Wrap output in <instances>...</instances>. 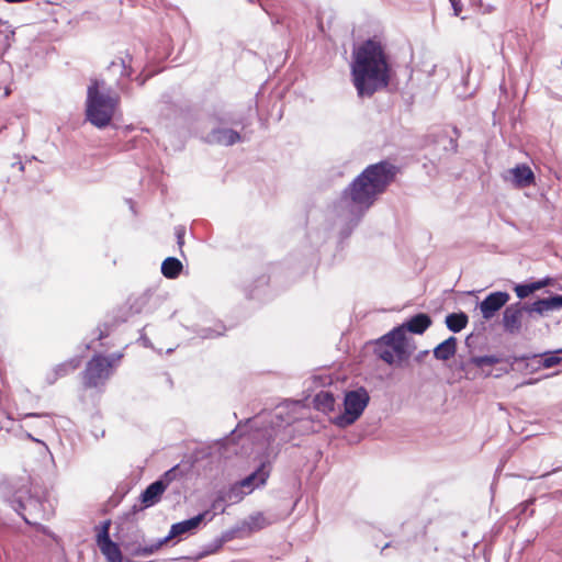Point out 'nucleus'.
I'll list each match as a JSON object with an SVG mask.
<instances>
[{
    "mask_svg": "<svg viewBox=\"0 0 562 562\" xmlns=\"http://www.w3.org/2000/svg\"><path fill=\"white\" fill-rule=\"evenodd\" d=\"M352 82L359 97H371L387 87L391 66L385 45L378 38H370L352 53Z\"/></svg>",
    "mask_w": 562,
    "mask_h": 562,
    "instance_id": "obj_1",
    "label": "nucleus"
},
{
    "mask_svg": "<svg viewBox=\"0 0 562 562\" xmlns=\"http://www.w3.org/2000/svg\"><path fill=\"white\" fill-rule=\"evenodd\" d=\"M395 173V167L389 162L369 166L345 191V200L350 201V211L357 215L363 214L384 192Z\"/></svg>",
    "mask_w": 562,
    "mask_h": 562,
    "instance_id": "obj_2",
    "label": "nucleus"
},
{
    "mask_svg": "<svg viewBox=\"0 0 562 562\" xmlns=\"http://www.w3.org/2000/svg\"><path fill=\"white\" fill-rule=\"evenodd\" d=\"M120 103V97L104 90L103 80H91L87 95V119L94 126L102 128L110 124Z\"/></svg>",
    "mask_w": 562,
    "mask_h": 562,
    "instance_id": "obj_3",
    "label": "nucleus"
},
{
    "mask_svg": "<svg viewBox=\"0 0 562 562\" xmlns=\"http://www.w3.org/2000/svg\"><path fill=\"white\" fill-rule=\"evenodd\" d=\"M416 346L404 335L403 327H395L375 341V355L390 366L401 367L406 362Z\"/></svg>",
    "mask_w": 562,
    "mask_h": 562,
    "instance_id": "obj_4",
    "label": "nucleus"
},
{
    "mask_svg": "<svg viewBox=\"0 0 562 562\" xmlns=\"http://www.w3.org/2000/svg\"><path fill=\"white\" fill-rule=\"evenodd\" d=\"M212 519L213 515L209 510H205L196 515L195 517L173 524L169 530L168 536L156 542H153L147 546L125 544V549L128 550L135 557L154 554L157 551H159L160 548L164 544H166L169 540L186 533H193L195 532V530L200 528V526L204 521H211Z\"/></svg>",
    "mask_w": 562,
    "mask_h": 562,
    "instance_id": "obj_5",
    "label": "nucleus"
},
{
    "mask_svg": "<svg viewBox=\"0 0 562 562\" xmlns=\"http://www.w3.org/2000/svg\"><path fill=\"white\" fill-rule=\"evenodd\" d=\"M369 400V394L364 389L347 392L344 398V412L337 415L333 423L340 428L352 425L362 415Z\"/></svg>",
    "mask_w": 562,
    "mask_h": 562,
    "instance_id": "obj_6",
    "label": "nucleus"
},
{
    "mask_svg": "<svg viewBox=\"0 0 562 562\" xmlns=\"http://www.w3.org/2000/svg\"><path fill=\"white\" fill-rule=\"evenodd\" d=\"M122 355L111 357L97 356L92 358L85 371V383L88 386H98L102 384L112 373V368L120 361Z\"/></svg>",
    "mask_w": 562,
    "mask_h": 562,
    "instance_id": "obj_7",
    "label": "nucleus"
},
{
    "mask_svg": "<svg viewBox=\"0 0 562 562\" xmlns=\"http://www.w3.org/2000/svg\"><path fill=\"white\" fill-rule=\"evenodd\" d=\"M109 526L110 521H105L103 524L102 529L97 537L98 546L109 562H122L120 548L109 537Z\"/></svg>",
    "mask_w": 562,
    "mask_h": 562,
    "instance_id": "obj_8",
    "label": "nucleus"
},
{
    "mask_svg": "<svg viewBox=\"0 0 562 562\" xmlns=\"http://www.w3.org/2000/svg\"><path fill=\"white\" fill-rule=\"evenodd\" d=\"M509 301L507 292H493L480 304V311L484 319H491Z\"/></svg>",
    "mask_w": 562,
    "mask_h": 562,
    "instance_id": "obj_9",
    "label": "nucleus"
},
{
    "mask_svg": "<svg viewBox=\"0 0 562 562\" xmlns=\"http://www.w3.org/2000/svg\"><path fill=\"white\" fill-rule=\"evenodd\" d=\"M526 312L525 305L520 303L507 306L503 313V326L509 334H517L521 329L522 314Z\"/></svg>",
    "mask_w": 562,
    "mask_h": 562,
    "instance_id": "obj_10",
    "label": "nucleus"
},
{
    "mask_svg": "<svg viewBox=\"0 0 562 562\" xmlns=\"http://www.w3.org/2000/svg\"><path fill=\"white\" fill-rule=\"evenodd\" d=\"M526 312L544 316L548 313L562 308V295H554L538 300L531 304H525Z\"/></svg>",
    "mask_w": 562,
    "mask_h": 562,
    "instance_id": "obj_11",
    "label": "nucleus"
},
{
    "mask_svg": "<svg viewBox=\"0 0 562 562\" xmlns=\"http://www.w3.org/2000/svg\"><path fill=\"white\" fill-rule=\"evenodd\" d=\"M269 475L270 470L268 464L261 463V465L254 473L243 479L238 483L245 488L247 494H250L255 488L265 485Z\"/></svg>",
    "mask_w": 562,
    "mask_h": 562,
    "instance_id": "obj_12",
    "label": "nucleus"
},
{
    "mask_svg": "<svg viewBox=\"0 0 562 562\" xmlns=\"http://www.w3.org/2000/svg\"><path fill=\"white\" fill-rule=\"evenodd\" d=\"M508 176H505V180L510 181L517 188H525L530 186L535 176L532 170L526 165H518L507 171Z\"/></svg>",
    "mask_w": 562,
    "mask_h": 562,
    "instance_id": "obj_13",
    "label": "nucleus"
},
{
    "mask_svg": "<svg viewBox=\"0 0 562 562\" xmlns=\"http://www.w3.org/2000/svg\"><path fill=\"white\" fill-rule=\"evenodd\" d=\"M240 135L231 128H216L210 132L206 136V140L211 144H218L224 146L234 145L240 142Z\"/></svg>",
    "mask_w": 562,
    "mask_h": 562,
    "instance_id": "obj_14",
    "label": "nucleus"
},
{
    "mask_svg": "<svg viewBox=\"0 0 562 562\" xmlns=\"http://www.w3.org/2000/svg\"><path fill=\"white\" fill-rule=\"evenodd\" d=\"M430 325L431 318L427 314L419 313L406 321L400 327H403L404 335H406L407 331L422 335Z\"/></svg>",
    "mask_w": 562,
    "mask_h": 562,
    "instance_id": "obj_15",
    "label": "nucleus"
},
{
    "mask_svg": "<svg viewBox=\"0 0 562 562\" xmlns=\"http://www.w3.org/2000/svg\"><path fill=\"white\" fill-rule=\"evenodd\" d=\"M167 484L162 481L151 483L142 494L143 504L148 507L159 502L162 493L166 491Z\"/></svg>",
    "mask_w": 562,
    "mask_h": 562,
    "instance_id": "obj_16",
    "label": "nucleus"
},
{
    "mask_svg": "<svg viewBox=\"0 0 562 562\" xmlns=\"http://www.w3.org/2000/svg\"><path fill=\"white\" fill-rule=\"evenodd\" d=\"M457 351V338L449 337L434 349V357L437 360L446 361L454 356Z\"/></svg>",
    "mask_w": 562,
    "mask_h": 562,
    "instance_id": "obj_17",
    "label": "nucleus"
},
{
    "mask_svg": "<svg viewBox=\"0 0 562 562\" xmlns=\"http://www.w3.org/2000/svg\"><path fill=\"white\" fill-rule=\"evenodd\" d=\"M551 283V279L547 278L537 282H532L529 284H517L514 290L516 292V295L519 299H525L532 294L533 292L549 285Z\"/></svg>",
    "mask_w": 562,
    "mask_h": 562,
    "instance_id": "obj_18",
    "label": "nucleus"
},
{
    "mask_svg": "<svg viewBox=\"0 0 562 562\" xmlns=\"http://www.w3.org/2000/svg\"><path fill=\"white\" fill-rule=\"evenodd\" d=\"M182 270V263L180 260L173 257H169L162 261L161 273L169 279L177 278Z\"/></svg>",
    "mask_w": 562,
    "mask_h": 562,
    "instance_id": "obj_19",
    "label": "nucleus"
},
{
    "mask_svg": "<svg viewBox=\"0 0 562 562\" xmlns=\"http://www.w3.org/2000/svg\"><path fill=\"white\" fill-rule=\"evenodd\" d=\"M467 324L468 316L464 313H452L446 317V325L453 333L461 331L465 328Z\"/></svg>",
    "mask_w": 562,
    "mask_h": 562,
    "instance_id": "obj_20",
    "label": "nucleus"
},
{
    "mask_svg": "<svg viewBox=\"0 0 562 562\" xmlns=\"http://www.w3.org/2000/svg\"><path fill=\"white\" fill-rule=\"evenodd\" d=\"M314 403L316 408L323 412H331L335 408V398L331 393L326 391L316 394Z\"/></svg>",
    "mask_w": 562,
    "mask_h": 562,
    "instance_id": "obj_21",
    "label": "nucleus"
},
{
    "mask_svg": "<svg viewBox=\"0 0 562 562\" xmlns=\"http://www.w3.org/2000/svg\"><path fill=\"white\" fill-rule=\"evenodd\" d=\"M272 524V520L267 517L263 513H256L248 517L246 526L251 531H258Z\"/></svg>",
    "mask_w": 562,
    "mask_h": 562,
    "instance_id": "obj_22",
    "label": "nucleus"
},
{
    "mask_svg": "<svg viewBox=\"0 0 562 562\" xmlns=\"http://www.w3.org/2000/svg\"><path fill=\"white\" fill-rule=\"evenodd\" d=\"M246 495L245 488L237 482L222 496L223 501L232 504L240 502Z\"/></svg>",
    "mask_w": 562,
    "mask_h": 562,
    "instance_id": "obj_23",
    "label": "nucleus"
},
{
    "mask_svg": "<svg viewBox=\"0 0 562 562\" xmlns=\"http://www.w3.org/2000/svg\"><path fill=\"white\" fill-rule=\"evenodd\" d=\"M501 359L496 356H482V357H473L471 359V363L480 369H484L485 367H492L498 363Z\"/></svg>",
    "mask_w": 562,
    "mask_h": 562,
    "instance_id": "obj_24",
    "label": "nucleus"
},
{
    "mask_svg": "<svg viewBox=\"0 0 562 562\" xmlns=\"http://www.w3.org/2000/svg\"><path fill=\"white\" fill-rule=\"evenodd\" d=\"M130 61L131 57L128 55H126L125 57H120L111 63L109 69L112 71L119 70L121 75L130 76L131 72L127 70V64Z\"/></svg>",
    "mask_w": 562,
    "mask_h": 562,
    "instance_id": "obj_25",
    "label": "nucleus"
},
{
    "mask_svg": "<svg viewBox=\"0 0 562 562\" xmlns=\"http://www.w3.org/2000/svg\"><path fill=\"white\" fill-rule=\"evenodd\" d=\"M559 352H562V349H560L555 352H552V353L544 355L543 360H542V367L549 369V368H552L554 366L562 363V357L558 356Z\"/></svg>",
    "mask_w": 562,
    "mask_h": 562,
    "instance_id": "obj_26",
    "label": "nucleus"
},
{
    "mask_svg": "<svg viewBox=\"0 0 562 562\" xmlns=\"http://www.w3.org/2000/svg\"><path fill=\"white\" fill-rule=\"evenodd\" d=\"M453 8L454 15H459L462 11V5L460 0H449Z\"/></svg>",
    "mask_w": 562,
    "mask_h": 562,
    "instance_id": "obj_27",
    "label": "nucleus"
},
{
    "mask_svg": "<svg viewBox=\"0 0 562 562\" xmlns=\"http://www.w3.org/2000/svg\"><path fill=\"white\" fill-rule=\"evenodd\" d=\"M176 234H177L178 245L181 247L183 245L184 229L182 227H179V228H177Z\"/></svg>",
    "mask_w": 562,
    "mask_h": 562,
    "instance_id": "obj_28",
    "label": "nucleus"
},
{
    "mask_svg": "<svg viewBox=\"0 0 562 562\" xmlns=\"http://www.w3.org/2000/svg\"><path fill=\"white\" fill-rule=\"evenodd\" d=\"M70 368V369H76L77 368V364H64L59 368V370H61L64 373H66L67 369Z\"/></svg>",
    "mask_w": 562,
    "mask_h": 562,
    "instance_id": "obj_29",
    "label": "nucleus"
},
{
    "mask_svg": "<svg viewBox=\"0 0 562 562\" xmlns=\"http://www.w3.org/2000/svg\"><path fill=\"white\" fill-rule=\"evenodd\" d=\"M426 355H428V351H423L419 356H418V359H422L423 357H425Z\"/></svg>",
    "mask_w": 562,
    "mask_h": 562,
    "instance_id": "obj_30",
    "label": "nucleus"
}]
</instances>
